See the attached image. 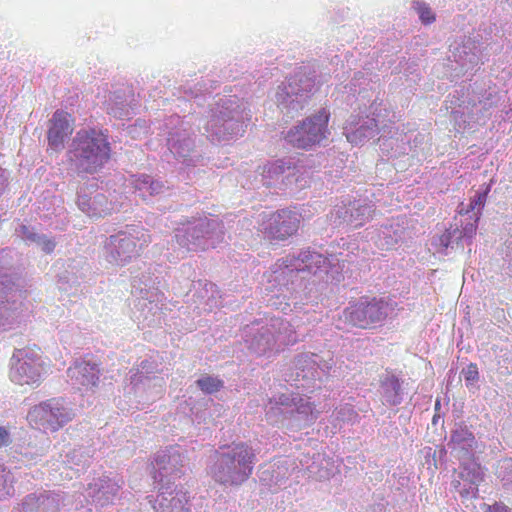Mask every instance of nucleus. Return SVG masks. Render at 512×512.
Here are the masks:
<instances>
[{"mask_svg":"<svg viewBox=\"0 0 512 512\" xmlns=\"http://www.w3.org/2000/svg\"><path fill=\"white\" fill-rule=\"evenodd\" d=\"M107 135L95 129L80 130L72 140L69 159L78 173H95L110 159Z\"/></svg>","mask_w":512,"mask_h":512,"instance_id":"f257e3e1","label":"nucleus"},{"mask_svg":"<svg viewBox=\"0 0 512 512\" xmlns=\"http://www.w3.org/2000/svg\"><path fill=\"white\" fill-rule=\"evenodd\" d=\"M14 363L10 369V379L17 385L38 387L46 373L47 363L43 359L41 348L33 345L16 349Z\"/></svg>","mask_w":512,"mask_h":512,"instance_id":"f03ea898","label":"nucleus"},{"mask_svg":"<svg viewBox=\"0 0 512 512\" xmlns=\"http://www.w3.org/2000/svg\"><path fill=\"white\" fill-rule=\"evenodd\" d=\"M393 310L392 304L382 297H361L345 310V317L352 325L371 329L383 322Z\"/></svg>","mask_w":512,"mask_h":512,"instance_id":"7ed1b4c3","label":"nucleus"},{"mask_svg":"<svg viewBox=\"0 0 512 512\" xmlns=\"http://www.w3.org/2000/svg\"><path fill=\"white\" fill-rule=\"evenodd\" d=\"M74 417L72 409L65 405L63 398H51L35 405L27 415L32 426L56 432Z\"/></svg>","mask_w":512,"mask_h":512,"instance_id":"20e7f679","label":"nucleus"},{"mask_svg":"<svg viewBox=\"0 0 512 512\" xmlns=\"http://www.w3.org/2000/svg\"><path fill=\"white\" fill-rule=\"evenodd\" d=\"M329 113L321 109L286 134V140L296 148L309 149L319 144L328 133Z\"/></svg>","mask_w":512,"mask_h":512,"instance_id":"39448f33","label":"nucleus"},{"mask_svg":"<svg viewBox=\"0 0 512 512\" xmlns=\"http://www.w3.org/2000/svg\"><path fill=\"white\" fill-rule=\"evenodd\" d=\"M150 242V235L141 229L131 228L111 235L106 245L114 258L125 264L132 258L139 256L141 249Z\"/></svg>","mask_w":512,"mask_h":512,"instance_id":"423d86ee","label":"nucleus"},{"mask_svg":"<svg viewBox=\"0 0 512 512\" xmlns=\"http://www.w3.org/2000/svg\"><path fill=\"white\" fill-rule=\"evenodd\" d=\"M299 223L300 217L296 212L280 210L271 215L264 230L269 239L285 240L297 232Z\"/></svg>","mask_w":512,"mask_h":512,"instance_id":"0eeeda50","label":"nucleus"},{"mask_svg":"<svg viewBox=\"0 0 512 512\" xmlns=\"http://www.w3.org/2000/svg\"><path fill=\"white\" fill-rule=\"evenodd\" d=\"M74 119L66 111L57 110L50 120L47 133L48 145L54 151H60L64 147L65 140L73 133Z\"/></svg>","mask_w":512,"mask_h":512,"instance_id":"6e6552de","label":"nucleus"},{"mask_svg":"<svg viewBox=\"0 0 512 512\" xmlns=\"http://www.w3.org/2000/svg\"><path fill=\"white\" fill-rule=\"evenodd\" d=\"M67 374L72 383L84 389L85 391L92 390L97 387L100 378V368L97 363L89 361H77L68 368Z\"/></svg>","mask_w":512,"mask_h":512,"instance_id":"1a4fd4ad","label":"nucleus"},{"mask_svg":"<svg viewBox=\"0 0 512 512\" xmlns=\"http://www.w3.org/2000/svg\"><path fill=\"white\" fill-rule=\"evenodd\" d=\"M255 458L252 449L246 444L240 443L233 446L232 450L228 453H221L219 460L229 467L246 468L250 465Z\"/></svg>","mask_w":512,"mask_h":512,"instance_id":"9d476101","label":"nucleus"},{"mask_svg":"<svg viewBox=\"0 0 512 512\" xmlns=\"http://www.w3.org/2000/svg\"><path fill=\"white\" fill-rule=\"evenodd\" d=\"M106 198L103 194L95 196L93 199L86 196H79L77 200L78 207L90 217H103L110 213V210L103 208Z\"/></svg>","mask_w":512,"mask_h":512,"instance_id":"9b49d317","label":"nucleus"},{"mask_svg":"<svg viewBox=\"0 0 512 512\" xmlns=\"http://www.w3.org/2000/svg\"><path fill=\"white\" fill-rule=\"evenodd\" d=\"M198 387L206 394H212L223 387V381L212 376H204L197 380Z\"/></svg>","mask_w":512,"mask_h":512,"instance_id":"f8f14e48","label":"nucleus"},{"mask_svg":"<svg viewBox=\"0 0 512 512\" xmlns=\"http://www.w3.org/2000/svg\"><path fill=\"white\" fill-rule=\"evenodd\" d=\"M296 406V410L300 414H305L307 416H311L310 420H315L318 416V412L315 411L314 404L311 403L308 400H305L303 398H299L297 401L294 402Z\"/></svg>","mask_w":512,"mask_h":512,"instance_id":"ddd939ff","label":"nucleus"},{"mask_svg":"<svg viewBox=\"0 0 512 512\" xmlns=\"http://www.w3.org/2000/svg\"><path fill=\"white\" fill-rule=\"evenodd\" d=\"M451 439L453 442L458 443V444L467 443V445L470 447L475 442V437H474L473 433L466 427L453 432L451 435Z\"/></svg>","mask_w":512,"mask_h":512,"instance_id":"4468645a","label":"nucleus"},{"mask_svg":"<svg viewBox=\"0 0 512 512\" xmlns=\"http://www.w3.org/2000/svg\"><path fill=\"white\" fill-rule=\"evenodd\" d=\"M417 13L424 24H431L435 21V15L428 5L418 3L416 6Z\"/></svg>","mask_w":512,"mask_h":512,"instance_id":"2eb2a0df","label":"nucleus"},{"mask_svg":"<svg viewBox=\"0 0 512 512\" xmlns=\"http://www.w3.org/2000/svg\"><path fill=\"white\" fill-rule=\"evenodd\" d=\"M462 373L467 383H474L479 380V370L475 363L467 365V367L463 369Z\"/></svg>","mask_w":512,"mask_h":512,"instance_id":"dca6fc26","label":"nucleus"},{"mask_svg":"<svg viewBox=\"0 0 512 512\" xmlns=\"http://www.w3.org/2000/svg\"><path fill=\"white\" fill-rule=\"evenodd\" d=\"M481 509L485 512H512V510L501 502H495L492 505L484 503Z\"/></svg>","mask_w":512,"mask_h":512,"instance_id":"f3484780","label":"nucleus"},{"mask_svg":"<svg viewBox=\"0 0 512 512\" xmlns=\"http://www.w3.org/2000/svg\"><path fill=\"white\" fill-rule=\"evenodd\" d=\"M149 183V176L142 175L139 177H133L132 184L134 185L136 190L147 192V187Z\"/></svg>","mask_w":512,"mask_h":512,"instance_id":"a211bd4d","label":"nucleus"},{"mask_svg":"<svg viewBox=\"0 0 512 512\" xmlns=\"http://www.w3.org/2000/svg\"><path fill=\"white\" fill-rule=\"evenodd\" d=\"M147 193L150 196L159 194L163 191L164 185L158 181H153L151 177L149 176V183L147 184Z\"/></svg>","mask_w":512,"mask_h":512,"instance_id":"6ab92c4d","label":"nucleus"},{"mask_svg":"<svg viewBox=\"0 0 512 512\" xmlns=\"http://www.w3.org/2000/svg\"><path fill=\"white\" fill-rule=\"evenodd\" d=\"M487 191L483 193H479L473 200L470 202V210L473 211L477 208H482L485 204L486 197H487Z\"/></svg>","mask_w":512,"mask_h":512,"instance_id":"aec40b11","label":"nucleus"},{"mask_svg":"<svg viewBox=\"0 0 512 512\" xmlns=\"http://www.w3.org/2000/svg\"><path fill=\"white\" fill-rule=\"evenodd\" d=\"M14 489L9 482H0V499L5 498L13 493Z\"/></svg>","mask_w":512,"mask_h":512,"instance_id":"412c9836","label":"nucleus"},{"mask_svg":"<svg viewBox=\"0 0 512 512\" xmlns=\"http://www.w3.org/2000/svg\"><path fill=\"white\" fill-rule=\"evenodd\" d=\"M10 443V435L5 427H0V448Z\"/></svg>","mask_w":512,"mask_h":512,"instance_id":"4be33fe9","label":"nucleus"},{"mask_svg":"<svg viewBox=\"0 0 512 512\" xmlns=\"http://www.w3.org/2000/svg\"><path fill=\"white\" fill-rule=\"evenodd\" d=\"M42 250L46 253H51L55 249V242L52 239L43 238L42 240Z\"/></svg>","mask_w":512,"mask_h":512,"instance_id":"5701e85b","label":"nucleus"},{"mask_svg":"<svg viewBox=\"0 0 512 512\" xmlns=\"http://www.w3.org/2000/svg\"><path fill=\"white\" fill-rule=\"evenodd\" d=\"M440 406V400H437L435 403V408L437 409Z\"/></svg>","mask_w":512,"mask_h":512,"instance_id":"b1692460","label":"nucleus"},{"mask_svg":"<svg viewBox=\"0 0 512 512\" xmlns=\"http://www.w3.org/2000/svg\"><path fill=\"white\" fill-rule=\"evenodd\" d=\"M26 231H27V227H26V226H23V227H22V232L25 234V233H26Z\"/></svg>","mask_w":512,"mask_h":512,"instance_id":"393cba45","label":"nucleus"},{"mask_svg":"<svg viewBox=\"0 0 512 512\" xmlns=\"http://www.w3.org/2000/svg\"><path fill=\"white\" fill-rule=\"evenodd\" d=\"M29 239L35 240V235L28 236Z\"/></svg>","mask_w":512,"mask_h":512,"instance_id":"a878e982","label":"nucleus"},{"mask_svg":"<svg viewBox=\"0 0 512 512\" xmlns=\"http://www.w3.org/2000/svg\"><path fill=\"white\" fill-rule=\"evenodd\" d=\"M347 139H348L349 141H352V139H351V136H350V135H347Z\"/></svg>","mask_w":512,"mask_h":512,"instance_id":"bb28decb","label":"nucleus"}]
</instances>
